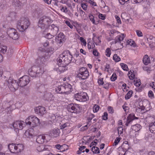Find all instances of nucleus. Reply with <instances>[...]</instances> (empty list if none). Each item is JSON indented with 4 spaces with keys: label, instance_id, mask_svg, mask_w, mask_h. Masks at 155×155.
I'll use <instances>...</instances> for the list:
<instances>
[{
    "label": "nucleus",
    "instance_id": "obj_4",
    "mask_svg": "<svg viewBox=\"0 0 155 155\" xmlns=\"http://www.w3.org/2000/svg\"><path fill=\"white\" fill-rule=\"evenodd\" d=\"M29 25L28 18L23 17L18 21L17 28L20 31H23L27 28Z\"/></svg>",
    "mask_w": 155,
    "mask_h": 155
},
{
    "label": "nucleus",
    "instance_id": "obj_30",
    "mask_svg": "<svg viewBox=\"0 0 155 155\" xmlns=\"http://www.w3.org/2000/svg\"><path fill=\"white\" fill-rule=\"evenodd\" d=\"M33 116H31L28 117L25 120V123L27 125H28L29 126H31V124H30V123H31L32 120H33Z\"/></svg>",
    "mask_w": 155,
    "mask_h": 155
},
{
    "label": "nucleus",
    "instance_id": "obj_24",
    "mask_svg": "<svg viewBox=\"0 0 155 155\" xmlns=\"http://www.w3.org/2000/svg\"><path fill=\"white\" fill-rule=\"evenodd\" d=\"M143 61L145 65H148L150 62V59L147 55H145L144 56L143 59Z\"/></svg>",
    "mask_w": 155,
    "mask_h": 155
},
{
    "label": "nucleus",
    "instance_id": "obj_11",
    "mask_svg": "<svg viewBox=\"0 0 155 155\" xmlns=\"http://www.w3.org/2000/svg\"><path fill=\"white\" fill-rule=\"evenodd\" d=\"M35 110L36 113L40 115H43L46 112L45 108L42 106L36 107Z\"/></svg>",
    "mask_w": 155,
    "mask_h": 155
},
{
    "label": "nucleus",
    "instance_id": "obj_23",
    "mask_svg": "<svg viewBox=\"0 0 155 155\" xmlns=\"http://www.w3.org/2000/svg\"><path fill=\"white\" fill-rule=\"evenodd\" d=\"M65 93L66 94H68V93H70V92H71V85L67 83L66 84H65Z\"/></svg>",
    "mask_w": 155,
    "mask_h": 155
},
{
    "label": "nucleus",
    "instance_id": "obj_48",
    "mask_svg": "<svg viewBox=\"0 0 155 155\" xmlns=\"http://www.w3.org/2000/svg\"><path fill=\"white\" fill-rule=\"evenodd\" d=\"M80 13L81 16L82 18H84L86 17V15L85 12L82 11L81 9H80Z\"/></svg>",
    "mask_w": 155,
    "mask_h": 155
},
{
    "label": "nucleus",
    "instance_id": "obj_59",
    "mask_svg": "<svg viewBox=\"0 0 155 155\" xmlns=\"http://www.w3.org/2000/svg\"><path fill=\"white\" fill-rule=\"evenodd\" d=\"M94 117V115L93 114H90L89 115V117L88 118V119L89 120H91Z\"/></svg>",
    "mask_w": 155,
    "mask_h": 155
},
{
    "label": "nucleus",
    "instance_id": "obj_15",
    "mask_svg": "<svg viewBox=\"0 0 155 155\" xmlns=\"http://www.w3.org/2000/svg\"><path fill=\"white\" fill-rule=\"evenodd\" d=\"M45 136L44 135H40L37 136L36 142L38 143H43L46 140Z\"/></svg>",
    "mask_w": 155,
    "mask_h": 155
},
{
    "label": "nucleus",
    "instance_id": "obj_42",
    "mask_svg": "<svg viewBox=\"0 0 155 155\" xmlns=\"http://www.w3.org/2000/svg\"><path fill=\"white\" fill-rule=\"evenodd\" d=\"M60 10L61 11L66 13H67L68 12V8L66 6L64 7L62 6Z\"/></svg>",
    "mask_w": 155,
    "mask_h": 155
},
{
    "label": "nucleus",
    "instance_id": "obj_44",
    "mask_svg": "<svg viewBox=\"0 0 155 155\" xmlns=\"http://www.w3.org/2000/svg\"><path fill=\"white\" fill-rule=\"evenodd\" d=\"M106 55L108 57H109L111 54L110 50L109 48H107L105 51Z\"/></svg>",
    "mask_w": 155,
    "mask_h": 155
},
{
    "label": "nucleus",
    "instance_id": "obj_37",
    "mask_svg": "<svg viewBox=\"0 0 155 155\" xmlns=\"http://www.w3.org/2000/svg\"><path fill=\"white\" fill-rule=\"evenodd\" d=\"M133 94V91H130L127 93L125 96V98L126 99H129L131 96Z\"/></svg>",
    "mask_w": 155,
    "mask_h": 155
},
{
    "label": "nucleus",
    "instance_id": "obj_5",
    "mask_svg": "<svg viewBox=\"0 0 155 155\" xmlns=\"http://www.w3.org/2000/svg\"><path fill=\"white\" fill-rule=\"evenodd\" d=\"M8 148L12 153H18L21 152L24 149L23 145L20 143L10 144L8 146Z\"/></svg>",
    "mask_w": 155,
    "mask_h": 155
},
{
    "label": "nucleus",
    "instance_id": "obj_56",
    "mask_svg": "<svg viewBox=\"0 0 155 155\" xmlns=\"http://www.w3.org/2000/svg\"><path fill=\"white\" fill-rule=\"evenodd\" d=\"M80 40L81 42L83 43V45L84 46H86V42L85 39L83 37H80Z\"/></svg>",
    "mask_w": 155,
    "mask_h": 155
},
{
    "label": "nucleus",
    "instance_id": "obj_41",
    "mask_svg": "<svg viewBox=\"0 0 155 155\" xmlns=\"http://www.w3.org/2000/svg\"><path fill=\"white\" fill-rule=\"evenodd\" d=\"M120 65L122 68L124 70L126 71H128V68L126 64L122 63H121Z\"/></svg>",
    "mask_w": 155,
    "mask_h": 155
},
{
    "label": "nucleus",
    "instance_id": "obj_64",
    "mask_svg": "<svg viewBox=\"0 0 155 155\" xmlns=\"http://www.w3.org/2000/svg\"><path fill=\"white\" fill-rule=\"evenodd\" d=\"M93 54L95 56H98V53L96 50L94 49L93 51Z\"/></svg>",
    "mask_w": 155,
    "mask_h": 155
},
{
    "label": "nucleus",
    "instance_id": "obj_16",
    "mask_svg": "<svg viewBox=\"0 0 155 155\" xmlns=\"http://www.w3.org/2000/svg\"><path fill=\"white\" fill-rule=\"evenodd\" d=\"M60 133V130L58 129H54L51 130L49 132V135L54 137H57L59 135Z\"/></svg>",
    "mask_w": 155,
    "mask_h": 155
},
{
    "label": "nucleus",
    "instance_id": "obj_28",
    "mask_svg": "<svg viewBox=\"0 0 155 155\" xmlns=\"http://www.w3.org/2000/svg\"><path fill=\"white\" fill-rule=\"evenodd\" d=\"M46 147L47 146H45L44 145L41 144L37 147V150L39 152H41L45 149H47L48 148H46Z\"/></svg>",
    "mask_w": 155,
    "mask_h": 155
},
{
    "label": "nucleus",
    "instance_id": "obj_53",
    "mask_svg": "<svg viewBox=\"0 0 155 155\" xmlns=\"http://www.w3.org/2000/svg\"><path fill=\"white\" fill-rule=\"evenodd\" d=\"M102 119L103 120H106L107 119V112H105L104 113V115H103Z\"/></svg>",
    "mask_w": 155,
    "mask_h": 155
},
{
    "label": "nucleus",
    "instance_id": "obj_12",
    "mask_svg": "<svg viewBox=\"0 0 155 155\" xmlns=\"http://www.w3.org/2000/svg\"><path fill=\"white\" fill-rule=\"evenodd\" d=\"M138 119V118L135 117L134 114H129L127 117L125 125L127 126L129 124H131L133 120L137 119Z\"/></svg>",
    "mask_w": 155,
    "mask_h": 155
},
{
    "label": "nucleus",
    "instance_id": "obj_33",
    "mask_svg": "<svg viewBox=\"0 0 155 155\" xmlns=\"http://www.w3.org/2000/svg\"><path fill=\"white\" fill-rule=\"evenodd\" d=\"M61 64H59V65H60V66H59L58 69V71L61 73L64 72L65 71L66 68V67L67 65H65V64L64 66H61Z\"/></svg>",
    "mask_w": 155,
    "mask_h": 155
},
{
    "label": "nucleus",
    "instance_id": "obj_52",
    "mask_svg": "<svg viewBox=\"0 0 155 155\" xmlns=\"http://www.w3.org/2000/svg\"><path fill=\"white\" fill-rule=\"evenodd\" d=\"M81 6L84 10H87V5L86 3H82L81 4Z\"/></svg>",
    "mask_w": 155,
    "mask_h": 155
},
{
    "label": "nucleus",
    "instance_id": "obj_26",
    "mask_svg": "<svg viewBox=\"0 0 155 155\" xmlns=\"http://www.w3.org/2000/svg\"><path fill=\"white\" fill-rule=\"evenodd\" d=\"M32 131V129L26 131L25 133V134L26 137L30 138L32 137L33 136V134L31 133Z\"/></svg>",
    "mask_w": 155,
    "mask_h": 155
},
{
    "label": "nucleus",
    "instance_id": "obj_13",
    "mask_svg": "<svg viewBox=\"0 0 155 155\" xmlns=\"http://www.w3.org/2000/svg\"><path fill=\"white\" fill-rule=\"evenodd\" d=\"M64 37L62 33H61L59 34L58 38L57 39V42L59 46H61L62 43L64 42L65 40V39L64 38Z\"/></svg>",
    "mask_w": 155,
    "mask_h": 155
},
{
    "label": "nucleus",
    "instance_id": "obj_17",
    "mask_svg": "<svg viewBox=\"0 0 155 155\" xmlns=\"http://www.w3.org/2000/svg\"><path fill=\"white\" fill-rule=\"evenodd\" d=\"M121 17L128 22L131 23L132 21V19L130 18L129 15L126 13H123L121 15Z\"/></svg>",
    "mask_w": 155,
    "mask_h": 155
},
{
    "label": "nucleus",
    "instance_id": "obj_63",
    "mask_svg": "<svg viewBox=\"0 0 155 155\" xmlns=\"http://www.w3.org/2000/svg\"><path fill=\"white\" fill-rule=\"evenodd\" d=\"M148 95L150 97H152L153 96V91H149L148 93Z\"/></svg>",
    "mask_w": 155,
    "mask_h": 155
},
{
    "label": "nucleus",
    "instance_id": "obj_22",
    "mask_svg": "<svg viewBox=\"0 0 155 155\" xmlns=\"http://www.w3.org/2000/svg\"><path fill=\"white\" fill-rule=\"evenodd\" d=\"M124 34H121L120 35H119L117 36L115 39V43L118 42L120 43L121 41L124 40Z\"/></svg>",
    "mask_w": 155,
    "mask_h": 155
},
{
    "label": "nucleus",
    "instance_id": "obj_57",
    "mask_svg": "<svg viewBox=\"0 0 155 155\" xmlns=\"http://www.w3.org/2000/svg\"><path fill=\"white\" fill-rule=\"evenodd\" d=\"M120 141V138L118 137H117L114 142V144L115 146L117 145Z\"/></svg>",
    "mask_w": 155,
    "mask_h": 155
},
{
    "label": "nucleus",
    "instance_id": "obj_20",
    "mask_svg": "<svg viewBox=\"0 0 155 155\" xmlns=\"http://www.w3.org/2000/svg\"><path fill=\"white\" fill-rule=\"evenodd\" d=\"M33 119L31 123H30V124H31V126L34 127L39 124V120L37 117L33 116Z\"/></svg>",
    "mask_w": 155,
    "mask_h": 155
},
{
    "label": "nucleus",
    "instance_id": "obj_51",
    "mask_svg": "<svg viewBox=\"0 0 155 155\" xmlns=\"http://www.w3.org/2000/svg\"><path fill=\"white\" fill-rule=\"evenodd\" d=\"M118 134H122L123 133V128L122 127H119L117 129Z\"/></svg>",
    "mask_w": 155,
    "mask_h": 155
},
{
    "label": "nucleus",
    "instance_id": "obj_62",
    "mask_svg": "<svg viewBox=\"0 0 155 155\" xmlns=\"http://www.w3.org/2000/svg\"><path fill=\"white\" fill-rule=\"evenodd\" d=\"M136 31L137 32V35L139 37H141L143 36L142 33L141 31L137 30Z\"/></svg>",
    "mask_w": 155,
    "mask_h": 155
},
{
    "label": "nucleus",
    "instance_id": "obj_19",
    "mask_svg": "<svg viewBox=\"0 0 155 155\" xmlns=\"http://www.w3.org/2000/svg\"><path fill=\"white\" fill-rule=\"evenodd\" d=\"M50 29H51V33L54 36L56 35L58 30V27L55 26L54 25H52L51 26H49Z\"/></svg>",
    "mask_w": 155,
    "mask_h": 155
},
{
    "label": "nucleus",
    "instance_id": "obj_40",
    "mask_svg": "<svg viewBox=\"0 0 155 155\" xmlns=\"http://www.w3.org/2000/svg\"><path fill=\"white\" fill-rule=\"evenodd\" d=\"M127 42L131 46H133L134 47L136 46V44L135 42L132 40H130V41L128 40Z\"/></svg>",
    "mask_w": 155,
    "mask_h": 155
},
{
    "label": "nucleus",
    "instance_id": "obj_47",
    "mask_svg": "<svg viewBox=\"0 0 155 155\" xmlns=\"http://www.w3.org/2000/svg\"><path fill=\"white\" fill-rule=\"evenodd\" d=\"M86 71H88L87 68L84 67H82L80 68L78 73H82V72H85Z\"/></svg>",
    "mask_w": 155,
    "mask_h": 155
},
{
    "label": "nucleus",
    "instance_id": "obj_45",
    "mask_svg": "<svg viewBox=\"0 0 155 155\" xmlns=\"http://www.w3.org/2000/svg\"><path fill=\"white\" fill-rule=\"evenodd\" d=\"M54 36V35L53 34H52L51 33V34H50V33H48L45 37L46 38L48 39H50L52 38Z\"/></svg>",
    "mask_w": 155,
    "mask_h": 155
},
{
    "label": "nucleus",
    "instance_id": "obj_36",
    "mask_svg": "<svg viewBox=\"0 0 155 155\" xmlns=\"http://www.w3.org/2000/svg\"><path fill=\"white\" fill-rule=\"evenodd\" d=\"M70 125V123L68 122H67L64 124L61 125L60 126V128L61 129H63L66 127L69 126Z\"/></svg>",
    "mask_w": 155,
    "mask_h": 155
},
{
    "label": "nucleus",
    "instance_id": "obj_43",
    "mask_svg": "<svg viewBox=\"0 0 155 155\" xmlns=\"http://www.w3.org/2000/svg\"><path fill=\"white\" fill-rule=\"evenodd\" d=\"M99 106L97 105H95L93 107V111L94 112H97L99 109Z\"/></svg>",
    "mask_w": 155,
    "mask_h": 155
},
{
    "label": "nucleus",
    "instance_id": "obj_60",
    "mask_svg": "<svg viewBox=\"0 0 155 155\" xmlns=\"http://www.w3.org/2000/svg\"><path fill=\"white\" fill-rule=\"evenodd\" d=\"M65 23L71 29L73 28V26L68 21H65Z\"/></svg>",
    "mask_w": 155,
    "mask_h": 155
},
{
    "label": "nucleus",
    "instance_id": "obj_34",
    "mask_svg": "<svg viewBox=\"0 0 155 155\" xmlns=\"http://www.w3.org/2000/svg\"><path fill=\"white\" fill-rule=\"evenodd\" d=\"M91 150L94 153H100V150L99 148L97 147H93Z\"/></svg>",
    "mask_w": 155,
    "mask_h": 155
},
{
    "label": "nucleus",
    "instance_id": "obj_2",
    "mask_svg": "<svg viewBox=\"0 0 155 155\" xmlns=\"http://www.w3.org/2000/svg\"><path fill=\"white\" fill-rule=\"evenodd\" d=\"M51 23V20L48 16H43L41 17L38 21V26L41 29H47Z\"/></svg>",
    "mask_w": 155,
    "mask_h": 155
},
{
    "label": "nucleus",
    "instance_id": "obj_55",
    "mask_svg": "<svg viewBox=\"0 0 155 155\" xmlns=\"http://www.w3.org/2000/svg\"><path fill=\"white\" fill-rule=\"evenodd\" d=\"M15 5L18 7H19L21 4V2L19 0H16V2H15Z\"/></svg>",
    "mask_w": 155,
    "mask_h": 155
},
{
    "label": "nucleus",
    "instance_id": "obj_50",
    "mask_svg": "<svg viewBox=\"0 0 155 155\" xmlns=\"http://www.w3.org/2000/svg\"><path fill=\"white\" fill-rule=\"evenodd\" d=\"M89 18L90 20L93 23L95 24V21L94 16L92 15H89Z\"/></svg>",
    "mask_w": 155,
    "mask_h": 155
},
{
    "label": "nucleus",
    "instance_id": "obj_10",
    "mask_svg": "<svg viewBox=\"0 0 155 155\" xmlns=\"http://www.w3.org/2000/svg\"><path fill=\"white\" fill-rule=\"evenodd\" d=\"M23 121H16L12 124L15 130H22L25 124Z\"/></svg>",
    "mask_w": 155,
    "mask_h": 155
},
{
    "label": "nucleus",
    "instance_id": "obj_58",
    "mask_svg": "<svg viewBox=\"0 0 155 155\" xmlns=\"http://www.w3.org/2000/svg\"><path fill=\"white\" fill-rule=\"evenodd\" d=\"M143 69L144 70L147 71L148 72L150 73V68H149L147 67L144 66L143 67Z\"/></svg>",
    "mask_w": 155,
    "mask_h": 155
},
{
    "label": "nucleus",
    "instance_id": "obj_49",
    "mask_svg": "<svg viewBox=\"0 0 155 155\" xmlns=\"http://www.w3.org/2000/svg\"><path fill=\"white\" fill-rule=\"evenodd\" d=\"M117 78V76L116 74L113 73L110 78V79L112 81H115Z\"/></svg>",
    "mask_w": 155,
    "mask_h": 155
},
{
    "label": "nucleus",
    "instance_id": "obj_35",
    "mask_svg": "<svg viewBox=\"0 0 155 155\" xmlns=\"http://www.w3.org/2000/svg\"><path fill=\"white\" fill-rule=\"evenodd\" d=\"M64 4H65L72 11H74L73 7L72 6V2L70 1L69 0L66 1Z\"/></svg>",
    "mask_w": 155,
    "mask_h": 155
},
{
    "label": "nucleus",
    "instance_id": "obj_21",
    "mask_svg": "<svg viewBox=\"0 0 155 155\" xmlns=\"http://www.w3.org/2000/svg\"><path fill=\"white\" fill-rule=\"evenodd\" d=\"M65 84L59 86L56 89V91L59 93H65Z\"/></svg>",
    "mask_w": 155,
    "mask_h": 155
},
{
    "label": "nucleus",
    "instance_id": "obj_46",
    "mask_svg": "<svg viewBox=\"0 0 155 155\" xmlns=\"http://www.w3.org/2000/svg\"><path fill=\"white\" fill-rule=\"evenodd\" d=\"M50 118V121L52 123H53L56 121V117L54 114L52 115Z\"/></svg>",
    "mask_w": 155,
    "mask_h": 155
},
{
    "label": "nucleus",
    "instance_id": "obj_7",
    "mask_svg": "<svg viewBox=\"0 0 155 155\" xmlns=\"http://www.w3.org/2000/svg\"><path fill=\"white\" fill-rule=\"evenodd\" d=\"M7 34L9 36L14 40H17L19 37L17 31L13 28H9L8 29Z\"/></svg>",
    "mask_w": 155,
    "mask_h": 155
},
{
    "label": "nucleus",
    "instance_id": "obj_18",
    "mask_svg": "<svg viewBox=\"0 0 155 155\" xmlns=\"http://www.w3.org/2000/svg\"><path fill=\"white\" fill-rule=\"evenodd\" d=\"M46 60L45 58L44 57H40L36 59V63L37 64L41 65L44 64Z\"/></svg>",
    "mask_w": 155,
    "mask_h": 155
},
{
    "label": "nucleus",
    "instance_id": "obj_32",
    "mask_svg": "<svg viewBox=\"0 0 155 155\" xmlns=\"http://www.w3.org/2000/svg\"><path fill=\"white\" fill-rule=\"evenodd\" d=\"M134 71L130 70L128 74V76L130 79H133L135 78V74H134Z\"/></svg>",
    "mask_w": 155,
    "mask_h": 155
},
{
    "label": "nucleus",
    "instance_id": "obj_3",
    "mask_svg": "<svg viewBox=\"0 0 155 155\" xmlns=\"http://www.w3.org/2000/svg\"><path fill=\"white\" fill-rule=\"evenodd\" d=\"M44 72L43 68L38 66H34L29 68L28 70L29 75L32 77H39Z\"/></svg>",
    "mask_w": 155,
    "mask_h": 155
},
{
    "label": "nucleus",
    "instance_id": "obj_29",
    "mask_svg": "<svg viewBox=\"0 0 155 155\" xmlns=\"http://www.w3.org/2000/svg\"><path fill=\"white\" fill-rule=\"evenodd\" d=\"M132 129L136 131H138L141 128V127L139 124H136L133 125L132 127Z\"/></svg>",
    "mask_w": 155,
    "mask_h": 155
},
{
    "label": "nucleus",
    "instance_id": "obj_8",
    "mask_svg": "<svg viewBox=\"0 0 155 155\" xmlns=\"http://www.w3.org/2000/svg\"><path fill=\"white\" fill-rule=\"evenodd\" d=\"M29 78L27 75H24L20 78L18 83L19 86L23 87L26 85L29 82Z\"/></svg>",
    "mask_w": 155,
    "mask_h": 155
},
{
    "label": "nucleus",
    "instance_id": "obj_14",
    "mask_svg": "<svg viewBox=\"0 0 155 155\" xmlns=\"http://www.w3.org/2000/svg\"><path fill=\"white\" fill-rule=\"evenodd\" d=\"M89 75V73L88 71H86L82 73H78L77 75V77L82 80H85L87 78Z\"/></svg>",
    "mask_w": 155,
    "mask_h": 155
},
{
    "label": "nucleus",
    "instance_id": "obj_38",
    "mask_svg": "<svg viewBox=\"0 0 155 155\" xmlns=\"http://www.w3.org/2000/svg\"><path fill=\"white\" fill-rule=\"evenodd\" d=\"M113 60L116 62H118L120 60V58L117 54H114L113 57Z\"/></svg>",
    "mask_w": 155,
    "mask_h": 155
},
{
    "label": "nucleus",
    "instance_id": "obj_25",
    "mask_svg": "<svg viewBox=\"0 0 155 155\" xmlns=\"http://www.w3.org/2000/svg\"><path fill=\"white\" fill-rule=\"evenodd\" d=\"M149 129L151 132L155 134V121L150 124Z\"/></svg>",
    "mask_w": 155,
    "mask_h": 155
},
{
    "label": "nucleus",
    "instance_id": "obj_61",
    "mask_svg": "<svg viewBox=\"0 0 155 155\" xmlns=\"http://www.w3.org/2000/svg\"><path fill=\"white\" fill-rule=\"evenodd\" d=\"M108 109L109 113L112 114L114 112V110L112 107H108Z\"/></svg>",
    "mask_w": 155,
    "mask_h": 155
},
{
    "label": "nucleus",
    "instance_id": "obj_9",
    "mask_svg": "<svg viewBox=\"0 0 155 155\" xmlns=\"http://www.w3.org/2000/svg\"><path fill=\"white\" fill-rule=\"evenodd\" d=\"M68 110L71 113H77L79 110V105L78 104H69L67 107Z\"/></svg>",
    "mask_w": 155,
    "mask_h": 155
},
{
    "label": "nucleus",
    "instance_id": "obj_39",
    "mask_svg": "<svg viewBox=\"0 0 155 155\" xmlns=\"http://www.w3.org/2000/svg\"><path fill=\"white\" fill-rule=\"evenodd\" d=\"M134 81L135 82L134 83V85L137 87L139 86L141 84L140 80H137V78H134Z\"/></svg>",
    "mask_w": 155,
    "mask_h": 155
},
{
    "label": "nucleus",
    "instance_id": "obj_31",
    "mask_svg": "<svg viewBox=\"0 0 155 155\" xmlns=\"http://www.w3.org/2000/svg\"><path fill=\"white\" fill-rule=\"evenodd\" d=\"M45 96L47 100L51 101L53 100V95L52 94L49 93L45 94Z\"/></svg>",
    "mask_w": 155,
    "mask_h": 155
},
{
    "label": "nucleus",
    "instance_id": "obj_54",
    "mask_svg": "<svg viewBox=\"0 0 155 155\" xmlns=\"http://www.w3.org/2000/svg\"><path fill=\"white\" fill-rule=\"evenodd\" d=\"M115 18L116 19L117 21V23L119 24H121V21L120 19V17L117 15L115 16Z\"/></svg>",
    "mask_w": 155,
    "mask_h": 155
},
{
    "label": "nucleus",
    "instance_id": "obj_6",
    "mask_svg": "<svg viewBox=\"0 0 155 155\" xmlns=\"http://www.w3.org/2000/svg\"><path fill=\"white\" fill-rule=\"evenodd\" d=\"M8 82V87L11 90L14 91L18 89L19 86L18 82L13 80L11 77L9 78Z\"/></svg>",
    "mask_w": 155,
    "mask_h": 155
},
{
    "label": "nucleus",
    "instance_id": "obj_27",
    "mask_svg": "<svg viewBox=\"0 0 155 155\" xmlns=\"http://www.w3.org/2000/svg\"><path fill=\"white\" fill-rule=\"evenodd\" d=\"M7 50V47L0 43V52L4 54L6 52Z\"/></svg>",
    "mask_w": 155,
    "mask_h": 155
},
{
    "label": "nucleus",
    "instance_id": "obj_1",
    "mask_svg": "<svg viewBox=\"0 0 155 155\" xmlns=\"http://www.w3.org/2000/svg\"><path fill=\"white\" fill-rule=\"evenodd\" d=\"M72 55L68 50L64 51L60 55V57L57 60V64L64 62L65 65H68L71 63L72 60Z\"/></svg>",
    "mask_w": 155,
    "mask_h": 155
}]
</instances>
